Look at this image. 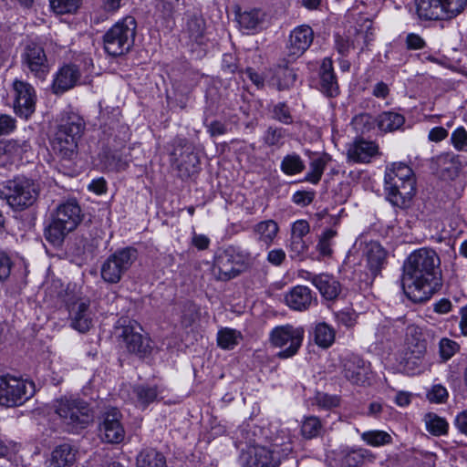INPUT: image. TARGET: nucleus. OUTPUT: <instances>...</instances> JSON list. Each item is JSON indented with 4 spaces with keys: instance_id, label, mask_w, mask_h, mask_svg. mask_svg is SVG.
Returning <instances> with one entry per match:
<instances>
[{
    "instance_id": "obj_1",
    "label": "nucleus",
    "mask_w": 467,
    "mask_h": 467,
    "mask_svg": "<svg viewBox=\"0 0 467 467\" xmlns=\"http://www.w3.org/2000/svg\"><path fill=\"white\" fill-rule=\"evenodd\" d=\"M440 257L431 248L413 251L404 261L401 285L405 296L414 303L428 301L441 286Z\"/></svg>"
},
{
    "instance_id": "obj_2",
    "label": "nucleus",
    "mask_w": 467,
    "mask_h": 467,
    "mask_svg": "<svg viewBox=\"0 0 467 467\" xmlns=\"http://www.w3.org/2000/svg\"><path fill=\"white\" fill-rule=\"evenodd\" d=\"M85 121L77 113L63 112L51 140L53 150L62 159L72 160L77 153L78 142L85 130Z\"/></svg>"
},
{
    "instance_id": "obj_3",
    "label": "nucleus",
    "mask_w": 467,
    "mask_h": 467,
    "mask_svg": "<svg viewBox=\"0 0 467 467\" xmlns=\"http://www.w3.org/2000/svg\"><path fill=\"white\" fill-rule=\"evenodd\" d=\"M82 221L81 209L75 200L61 203L52 215L51 223L45 228L46 240L54 246H60L66 236Z\"/></svg>"
},
{
    "instance_id": "obj_4",
    "label": "nucleus",
    "mask_w": 467,
    "mask_h": 467,
    "mask_svg": "<svg viewBox=\"0 0 467 467\" xmlns=\"http://www.w3.org/2000/svg\"><path fill=\"white\" fill-rule=\"evenodd\" d=\"M385 190L393 205L405 207L415 193L412 170L404 163H393L385 173Z\"/></svg>"
},
{
    "instance_id": "obj_5",
    "label": "nucleus",
    "mask_w": 467,
    "mask_h": 467,
    "mask_svg": "<svg viewBox=\"0 0 467 467\" xmlns=\"http://www.w3.org/2000/svg\"><path fill=\"white\" fill-rule=\"evenodd\" d=\"M53 409L62 423L71 431L87 428L94 420L90 405L75 397H61L54 401Z\"/></svg>"
},
{
    "instance_id": "obj_6",
    "label": "nucleus",
    "mask_w": 467,
    "mask_h": 467,
    "mask_svg": "<svg viewBox=\"0 0 467 467\" xmlns=\"http://www.w3.org/2000/svg\"><path fill=\"white\" fill-rule=\"evenodd\" d=\"M137 22L133 16H126L114 24L103 36L105 51L112 57L128 53L134 46Z\"/></svg>"
},
{
    "instance_id": "obj_7",
    "label": "nucleus",
    "mask_w": 467,
    "mask_h": 467,
    "mask_svg": "<svg viewBox=\"0 0 467 467\" xmlns=\"http://www.w3.org/2000/svg\"><path fill=\"white\" fill-rule=\"evenodd\" d=\"M251 254L240 248L229 246L218 251L214 257L213 273L217 279L228 281L251 267Z\"/></svg>"
},
{
    "instance_id": "obj_8",
    "label": "nucleus",
    "mask_w": 467,
    "mask_h": 467,
    "mask_svg": "<svg viewBox=\"0 0 467 467\" xmlns=\"http://www.w3.org/2000/svg\"><path fill=\"white\" fill-rule=\"evenodd\" d=\"M0 195L14 209L23 210L35 203L39 195V188L32 180L16 178L6 182L0 190Z\"/></svg>"
},
{
    "instance_id": "obj_9",
    "label": "nucleus",
    "mask_w": 467,
    "mask_h": 467,
    "mask_svg": "<svg viewBox=\"0 0 467 467\" xmlns=\"http://www.w3.org/2000/svg\"><path fill=\"white\" fill-rule=\"evenodd\" d=\"M138 258V252L133 247L118 249L101 265L100 275L108 284H118L130 270Z\"/></svg>"
},
{
    "instance_id": "obj_10",
    "label": "nucleus",
    "mask_w": 467,
    "mask_h": 467,
    "mask_svg": "<svg viewBox=\"0 0 467 467\" xmlns=\"http://www.w3.org/2000/svg\"><path fill=\"white\" fill-rule=\"evenodd\" d=\"M35 392L34 384L9 375L0 376V405L20 406Z\"/></svg>"
},
{
    "instance_id": "obj_11",
    "label": "nucleus",
    "mask_w": 467,
    "mask_h": 467,
    "mask_svg": "<svg viewBox=\"0 0 467 467\" xmlns=\"http://www.w3.org/2000/svg\"><path fill=\"white\" fill-rule=\"evenodd\" d=\"M171 152V165L177 170L182 179H187L198 171L200 159L194 152V147L187 140L176 138L172 142Z\"/></svg>"
},
{
    "instance_id": "obj_12",
    "label": "nucleus",
    "mask_w": 467,
    "mask_h": 467,
    "mask_svg": "<svg viewBox=\"0 0 467 467\" xmlns=\"http://www.w3.org/2000/svg\"><path fill=\"white\" fill-rule=\"evenodd\" d=\"M303 338L304 329L292 325L276 327L270 334L271 343L275 347L284 348L277 354L281 358H288L296 355L302 345Z\"/></svg>"
},
{
    "instance_id": "obj_13",
    "label": "nucleus",
    "mask_w": 467,
    "mask_h": 467,
    "mask_svg": "<svg viewBox=\"0 0 467 467\" xmlns=\"http://www.w3.org/2000/svg\"><path fill=\"white\" fill-rule=\"evenodd\" d=\"M99 424V435L101 440L107 443L119 444L125 438V430L122 420V414L116 407H109L101 416Z\"/></svg>"
},
{
    "instance_id": "obj_14",
    "label": "nucleus",
    "mask_w": 467,
    "mask_h": 467,
    "mask_svg": "<svg viewBox=\"0 0 467 467\" xmlns=\"http://www.w3.org/2000/svg\"><path fill=\"white\" fill-rule=\"evenodd\" d=\"M117 337L122 348L140 358L148 357L151 352L150 340L136 331L132 326L117 327Z\"/></svg>"
},
{
    "instance_id": "obj_15",
    "label": "nucleus",
    "mask_w": 467,
    "mask_h": 467,
    "mask_svg": "<svg viewBox=\"0 0 467 467\" xmlns=\"http://www.w3.org/2000/svg\"><path fill=\"white\" fill-rule=\"evenodd\" d=\"M14 109L21 118L27 119L36 109V94L34 87L22 80L13 82Z\"/></svg>"
},
{
    "instance_id": "obj_16",
    "label": "nucleus",
    "mask_w": 467,
    "mask_h": 467,
    "mask_svg": "<svg viewBox=\"0 0 467 467\" xmlns=\"http://www.w3.org/2000/svg\"><path fill=\"white\" fill-rule=\"evenodd\" d=\"M22 63L37 78L45 79L49 66L44 48L34 42L27 44L22 54Z\"/></svg>"
},
{
    "instance_id": "obj_17",
    "label": "nucleus",
    "mask_w": 467,
    "mask_h": 467,
    "mask_svg": "<svg viewBox=\"0 0 467 467\" xmlns=\"http://www.w3.org/2000/svg\"><path fill=\"white\" fill-rule=\"evenodd\" d=\"M462 169V163L458 155L445 152L431 160V170L442 181H454Z\"/></svg>"
},
{
    "instance_id": "obj_18",
    "label": "nucleus",
    "mask_w": 467,
    "mask_h": 467,
    "mask_svg": "<svg viewBox=\"0 0 467 467\" xmlns=\"http://www.w3.org/2000/svg\"><path fill=\"white\" fill-rule=\"evenodd\" d=\"M344 377L356 385H365L369 379V366L360 357L351 354L342 359Z\"/></svg>"
},
{
    "instance_id": "obj_19",
    "label": "nucleus",
    "mask_w": 467,
    "mask_h": 467,
    "mask_svg": "<svg viewBox=\"0 0 467 467\" xmlns=\"http://www.w3.org/2000/svg\"><path fill=\"white\" fill-rule=\"evenodd\" d=\"M314 39V32L309 26H300L295 28L289 36L286 46V56L292 60L301 57L310 47Z\"/></svg>"
},
{
    "instance_id": "obj_20",
    "label": "nucleus",
    "mask_w": 467,
    "mask_h": 467,
    "mask_svg": "<svg viewBox=\"0 0 467 467\" xmlns=\"http://www.w3.org/2000/svg\"><path fill=\"white\" fill-rule=\"evenodd\" d=\"M239 29L246 35H253L262 30L266 21V13L260 8H252L236 12Z\"/></svg>"
},
{
    "instance_id": "obj_21",
    "label": "nucleus",
    "mask_w": 467,
    "mask_h": 467,
    "mask_svg": "<svg viewBox=\"0 0 467 467\" xmlns=\"http://www.w3.org/2000/svg\"><path fill=\"white\" fill-rule=\"evenodd\" d=\"M71 326L76 330L85 333L92 326L91 313L88 299H78L69 306Z\"/></svg>"
},
{
    "instance_id": "obj_22",
    "label": "nucleus",
    "mask_w": 467,
    "mask_h": 467,
    "mask_svg": "<svg viewBox=\"0 0 467 467\" xmlns=\"http://www.w3.org/2000/svg\"><path fill=\"white\" fill-rule=\"evenodd\" d=\"M276 449L277 445L254 447L246 461V467H277L280 457Z\"/></svg>"
},
{
    "instance_id": "obj_23",
    "label": "nucleus",
    "mask_w": 467,
    "mask_h": 467,
    "mask_svg": "<svg viewBox=\"0 0 467 467\" xmlns=\"http://www.w3.org/2000/svg\"><path fill=\"white\" fill-rule=\"evenodd\" d=\"M80 71L76 65H65L59 68L53 80L52 89L55 94H62L74 88L80 78Z\"/></svg>"
},
{
    "instance_id": "obj_24",
    "label": "nucleus",
    "mask_w": 467,
    "mask_h": 467,
    "mask_svg": "<svg viewBox=\"0 0 467 467\" xmlns=\"http://www.w3.org/2000/svg\"><path fill=\"white\" fill-rule=\"evenodd\" d=\"M305 274L306 275L303 277L311 281L326 299L333 300L339 295L341 285L332 275L327 274L313 275L309 272H305Z\"/></svg>"
},
{
    "instance_id": "obj_25",
    "label": "nucleus",
    "mask_w": 467,
    "mask_h": 467,
    "mask_svg": "<svg viewBox=\"0 0 467 467\" xmlns=\"http://www.w3.org/2000/svg\"><path fill=\"white\" fill-rule=\"evenodd\" d=\"M288 57L281 59L276 65L274 75L269 81V84L273 87H275L278 90H285L290 88L294 86L296 74L294 68L289 67V64L294 62Z\"/></svg>"
},
{
    "instance_id": "obj_26",
    "label": "nucleus",
    "mask_w": 467,
    "mask_h": 467,
    "mask_svg": "<svg viewBox=\"0 0 467 467\" xmlns=\"http://www.w3.org/2000/svg\"><path fill=\"white\" fill-rule=\"evenodd\" d=\"M426 355L427 350H425L422 344L418 345L417 348H407L400 364L403 370L409 374L420 372L425 367Z\"/></svg>"
},
{
    "instance_id": "obj_27",
    "label": "nucleus",
    "mask_w": 467,
    "mask_h": 467,
    "mask_svg": "<svg viewBox=\"0 0 467 467\" xmlns=\"http://www.w3.org/2000/svg\"><path fill=\"white\" fill-rule=\"evenodd\" d=\"M285 301L291 309L305 311L310 307L315 298L307 286L296 285L286 293Z\"/></svg>"
},
{
    "instance_id": "obj_28",
    "label": "nucleus",
    "mask_w": 467,
    "mask_h": 467,
    "mask_svg": "<svg viewBox=\"0 0 467 467\" xmlns=\"http://www.w3.org/2000/svg\"><path fill=\"white\" fill-rule=\"evenodd\" d=\"M417 13L425 20H448L442 0H419Z\"/></svg>"
},
{
    "instance_id": "obj_29",
    "label": "nucleus",
    "mask_w": 467,
    "mask_h": 467,
    "mask_svg": "<svg viewBox=\"0 0 467 467\" xmlns=\"http://www.w3.org/2000/svg\"><path fill=\"white\" fill-rule=\"evenodd\" d=\"M320 86L322 92L327 97H336L339 92L337 78L333 71L332 61L329 58L323 60L320 68Z\"/></svg>"
},
{
    "instance_id": "obj_30",
    "label": "nucleus",
    "mask_w": 467,
    "mask_h": 467,
    "mask_svg": "<svg viewBox=\"0 0 467 467\" xmlns=\"http://www.w3.org/2000/svg\"><path fill=\"white\" fill-rule=\"evenodd\" d=\"M253 233L256 236L258 242L266 247L271 246L279 233L278 223L272 219L261 221L254 225Z\"/></svg>"
},
{
    "instance_id": "obj_31",
    "label": "nucleus",
    "mask_w": 467,
    "mask_h": 467,
    "mask_svg": "<svg viewBox=\"0 0 467 467\" xmlns=\"http://www.w3.org/2000/svg\"><path fill=\"white\" fill-rule=\"evenodd\" d=\"M377 151L378 146L374 142L360 140L348 149V156L355 162H368Z\"/></svg>"
},
{
    "instance_id": "obj_32",
    "label": "nucleus",
    "mask_w": 467,
    "mask_h": 467,
    "mask_svg": "<svg viewBox=\"0 0 467 467\" xmlns=\"http://www.w3.org/2000/svg\"><path fill=\"white\" fill-rule=\"evenodd\" d=\"M367 265L373 277L377 276L386 261V252L378 243H370L366 252Z\"/></svg>"
},
{
    "instance_id": "obj_33",
    "label": "nucleus",
    "mask_w": 467,
    "mask_h": 467,
    "mask_svg": "<svg viewBox=\"0 0 467 467\" xmlns=\"http://www.w3.org/2000/svg\"><path fill=\"white\" fill-rule=\"evenodd\" d=\"M404 122V116L393 111H385L377 117L379 129L385 132H392L399 130L403 126Z\"/></svg>"
},
{
    "instance_id": "obj_34",
    "label": "nucleus",
    "mask_w": 467,
    "mask_h": 467,
    "mask_svg": "<svg viewBox=\"0 0 467 467\" xmlns=\"http://www.w3.org/2000/svg\"><path fill=\"white\" fill-rule=\"evenodd\" d=\"M137 467H167L165 457L154 449L142 450L137 457Z\"/></svg>"
},
{
    "instance_id": "obj_35",
    "label": "nucleus",
    "mask_w": 467,
    "mask_h": 467,
    "mask_svg": "<svg viewBox=\"0 0 467 467\" xmlns=\"http://www.w3.org/2000/svg\"><path fill=\"white\" fill-rule=\"evenodd\" d=\"M335 337V329L327 323L321 322L316 325L314 329V340L320 348H329L334 343Z\"/></svg>"
},
{
    "instance_id": "obj_36",
    "label": "nucleus",
    "mask_w": 467,
    "mask_h": 467,
    "mask_svg": "<svg viewBox=\"0 0 467 467\" xmlns=\"http://www.w3.org/2000/svg\"><path fill=\"white\" fill-rule=\"evenodd\" d=\"M242 339V333L234 328L224 327L217 333V344L223 349H234Z\"/></svg>"
},
{
    "instance_id": "obj_37",
    "label": "nucleus",
    "mask_w": 467,
    "mask_h": 467,
    "mask_svg": "<svg viewBox=\"0 0 467 467\" xmlns=\"http://www.w3.org/2000/svg\"><path fill=\"white\" fill-rule=\"evenodd\" d=\"M75 451L69 444L57 446L52 452V463L55 467H65L75 462Z\"/></svg>"
},
{
    "instance_id": "obj_38",
    "label": "nucleus",
    "mask_w": 467,
    "mask_h": 467,
    "mask_svg": "<svg viewBox=\"0 0 467 467\" xmlns=\"http://www.w3.org/2000/svg\"><path fill=\"white\" fill-rule=\"evenodd\" d=\"M204 26V20L201 16L194 15L188 18L185 31L192 40L197 43H202Z\"/></svg>"
},
{
    "instance_id": "obj_39",
    "label": "nucleus",
    "mask_w": 467,
    "mask_h": 467,
    "mask_svg": "<svg viewBox=\"0 0 467 467\" xmlns=\"http://www.w3.org/2000/svg\"><path fill=\"white\" fill-rule=\"evenodd\" d=\"M427 431L432 435L441 436L447 433L448 423L443 419L439 417L437 414L430 412L424 417Z\"/></svg>"
},
{
    "instance_id": "obj_40",
    "label": "nucleus",
    "mask_w": 467,
    "mask_h": 467,
    "mask_svg": "<svg viewBox=\"0 0 467 467\" xmlns=\"http://www.w3.org/2000/svg\"><path fill=\"white\" fill-rule=\"evenodd\" d=\"M337 233L332 228L326 229L318 237L317 250L323 257H330L333 254L332 242Z\"/></svg>"
},
{
    "instance_id": "obj_41",
    "label": "nucleus",
    "mask_w": 467,
    "mask_h": 467,
    "mask_svg": "<svg viewBox=\"0 0 467 467\" xmlns=\"http://www.w3.org/2000/svg\"><path fill=\"white\" fill-rule=\"evenodd\" d=\"M305 164L297 154L286 155L281 162V170L287 175H294L303 171Z\"/></svg>"
},
{
    "instance_id": "obj_42",
    "label": "nucleus",
    "mask_w": 467,
    "mask_h": 467,
    "mask_svg": "<svg viewBox=\"0 0 467 467\" xmlns=\"http://www.w3.org/2000/svg\"><path fill=\"white\" fill-rule=\"evenodd\" d=\"M51 10L57 15L73 14L81 5V0H49Z\"/></svg>"
},
{
    "instance_id": "obj_43",
    "label": "nucleus",
    "mask_w": 467,
    "mask_h": 467,
    "mask_svg": "<svg viewBox=\"0 0 467 467\" xmlns=\"http://www.w3.org/2000/svg\"><path fill=\"white\" fill-rule=\"evenodd\" d=\"M134 393L137 398V401L143 408L147 407L150 403L153 402L158 396L156 387H150L140 385L134 388Z\"/></svg>"
},
{
    "instance_id": "obj_44",
    "label": "nucleus",
    "mask_w": 467,
    "mask_h": 467,
    "mask_svg": "<svg viewBox=\"0 0 467 467\" xmlns=\"http://www.w3.org/2000/svg\"><path fill=\"white\" fill-rule=\"evenodd\" d=\"M362 440L371 446H381L392 441L391 436L383 431H368L361 434Z\"/></svg>"
},
{
    "instance_id": "obj_45",
    "label": "nucleus",
    "mask_w": 467,
    "mask_h": 467,
    "mask_svg": "<svg viewBox=\"0 0 467 467\" xmlns=\"http://www.w3.org/2000/svg\"><path fill=\"white\" fill-rule=\"evenodd\" d=\"M407 348H417L418 345H423L427 350V340L424 338L422 330L416 325H410L406 330Z\"/></svg>"
},
{
    "instance_id": "obj_46",
    "label": "nucleus",
    "mask_w": 467,
    "mask_h": 467,
    "mask_svg": "<svg viewBox=\"0 0 467 467\" xmlns=\"http://www.w3.org/2000/svg\"><path fill=\"white\" fill-rule=\"evenodd\" d=\"M322 429L320 420L316 416H309L305 419L301 426L302 435L306 439L317 437Z\"/></svg>"
},
{
    "instance_id": "obj_47",
    "label": "nucleus",
    "mask_w": 467,
    "mask_h": 467,
    "mask_svg": "<svg viewBox=\"0 0 467 467\" xmlns=\"http://www.w3.org/2000/svg\"><path fill=\"white\" fill-rule=\"evenodd\" d=\"M286 136L285 130L277 127H269L264 135V141L268 146L280 147Z\"/></svg>"
},
{
    "instance_id": "obj_48",
    "label": "nucleus",
    "mask_w": 467,
    "mask_h": 467,
    "mask_svg": "<svg viewBox=\"0 0 467 467\" xmlns=\"http://www.w3.org/2000/svg\"><path fill=\"white\" fill-rule=\"evenodd\" d=\"M326 165L327 161L324 158L313 160L310 163V171L306 177V181L317 184L322 177Z\"/></svg>"
},
{
    "instance_id": "obj_49",
    "label": "nucleus",
    "mask_w": 467,
    "mask_h": 467,
    "mask_svg": "<svg viewBox=\"0 0 467 467\" xmlns=\"http://www.w3.org/2000/svg\"><path fill=\"white\" fill-rule=\"evenodd\" d=\"M18 150L16 141L12 140H0V166H5L11 157Z\"/></svg>"
},
{
    "instance_id": "obj_50",
    "label": "nucleus",
    "mask_w": 467,
    "mask_h": 467,
    "mask_svg": "<svg viewBox=\"0 0 467 467\" xmlns=\"http://www.w3.org/2000/svg\"><path fill=\"white\" fill-rule=\"evenodd\" d=\"M448 20L459 16L467 6V0H442Z\"/></svg>"
},
{
    "instance_id": "obj_51",
    "label": "nucleus",
    "mask_w": 467,
    "mask_h": 467,
    "mask_svg": "<svg viewBox=\"0 0 467 467\" xmlns=\"http://www.w3.org/2000/svg\"><path fill=\"white\" fill-rule=\"evenodd\" d=\"M459 349V344L449 338H441L439 343L440 356L443 361L449 360Z\"/></svg>"
},
{
    "instance_id": "obj_52",
    "label": "nucleus",
    "mask_w": 467,
    "mask_h": 467,
    "mask_svg": "<svg viewBox=\"0 0 467 467\" xmlns=\"http://www.w3.org/2000/svg\"><path fill=\"white\" fill-rule=\"evenodd\" d=\"M288 247L290 252V257L292 259H301L308 250V245L305 242L304 238L294 236H291Z\"/></svg>"
},
{
    "instance_id": "obj_53",
    "label": "nucleus",
    "mask_w": 467,
    "mask_h": 467,
    "mask_svg": "<svg viewBox=\"0 0 467 467\" xmlns=\"http://www.w3.org/2000/svg\"><path fill=\"white\" fill-rule=\"evenodd\" d=\"M451 143L457 150H464L467 147V131L464 128H457L451 134Z\"/></svg>"
},
{
    "instance_id": "obj_54",
    "label": "nucleus",
    "mask_w": 467,
    "mask_h": 467,
    "mask_svg": "<svg viewBox=\"0 0 467 467\" xmlns=\"http://www.w3.org/2000/svg\"><path fill=\"white\" fill-rule=\"evenodd\" d=\"M273 118L285 124H291L293 122L290 110L285 103H278L274 107Z\"/></svg>"
},
{
    "instance_id": "obj_55",
    "label": "nucleus",
    "mask_w": 467,
    "mask_h": 467,
    "mask_svg": "<svg viewBox=\"0 0 467 467\" xmlns=\"http://www.w3.org/2000/svg\"><path fill=\"white\" fill-rule=\"evenodd\" d=\"M427 397L431 402L443 403L448 398V391L442 385L437 384L429 390Z\"/></svg>"
},
{
    "instance_id": "obj_56",
    "label": "nucleus",
    "mask_w": 467,
    "mask_h": 467,
    "mask_svg": "<svg viewBox=\"0 0 467 467\" xmlns=\"http://www.w3.org/2000/svg\"><path fill=\"white\" fill-rule=\"evenodd\" d=\"M317 404L324 409H331L338 406L339 400L337 396L326 393H317L316 397Z\"/></svg>"
},
{
    "instance_id": "obj_57",
    "label": "nucleus",
    "mask_w": 467,
    "mask_h": 467,
    "mask_svg": "<svg viewBox=\"0 0 467 467\" xmlns=\"http://www.w3.org/2000/svg\"><path fill=\"white\" fill-rule=\"evenodd\" d=\"M364 462V456L360 451H351L345 454L342 465L346 467H357Z\"/></svg>"
},
{
    "instance_id": "obj_58",
    "label": "nucleus",
    "mask_w": 467,
    "mask_h": 467,
    "mask_svg": "<svg viewBox=\"0 0 467 467\" xmlns=\"http://www.w3.org/2000/svg\"><path fill=\"white\" fill-rule=\"evenodd\" d=\"M315 198V192L310 191L296 192L292 197V201L302 207L310 204Z\"/></svg>"
},
{
    "instance_id": "obj_59",
    "label": "nucleus",
    "mask_w": 467,
    "mask_h": 467,
    "mask_svg": "<svg viewBox=\"0 0 467 467\" xmlns=\"http://www.w3.org/2000/svg\"><path fill=\"white\" fill-rule=\"evenodd\" d=\"M12 266L13 262L10 257L5 253H0V281H5L9 277Z\"/></svg>"
},
{
    "instance_id": "obj_60",
    "label": "nucleus",
    "mask_w": 467,
    "mask_h": 467,
    "mask_svg": "<svg viewBox=\"0 0 467 467\" xmlns=\"http://www.w3.org/2000/svg\"><path fill=\"white\" fill-rule=\"evenodd\" d=\"M309 232V223L305 220H298L292 226L291 236L304 238Z\"/></svg>"
},
{
    "instance_id": "obj_61",
    "label": "nucleus",
    "mask_w": 467,
    "mask_h": 467,
    "mask_svg": "<svg viewBox=\"0 0 467 467\" xmlns=\"http://www.w3.org/2000/svg\"><path fill=\"white\" fill-rule=\"evenodd\" d=\"M16 128V120L9 115H0V136L8 134Z\"/></svg>"
},
{
    "instance_id": "obj_62",
    "label": "nucleus",
    "mask_w": 467,
    "mask_h": 467,
    "mask_svg": "<svg viewBox=\"0 0 467 467\" xmlns=\"http://www.w3.org/2000/svg\"><path fill=\"white\" fill-rule=\"evenodd\" d=\"M286 254L283 249H273L267 254V261L275 266L281 265L285 260Z\"/></svg>"
},
{
    "instance_id": "obj_63",
    "label": "nucleus",
    "mask_w": 467,
    "mask_h": 467,
    "mask_svg": "<svg viewBox=\"0 0 467 467\" xmlns=\"http://www.w3.org/2000/svg\"><path fill=\"white\" fill-rule=\"evenodd\" d=\"M406 44L409 49H421L425 46L424 40L417 34H409L406 37Z\"/></svg>"
},
{
    "instance_id": "obj_64",
    "label": "nucleus",
    "mask_w": 467,
    "mask_h": 467,
    "mask_svg": "<svg viewBox=\"0 0 467 467\" xmlns=\"http://www.w3.org/2000/svg\"><path fill=\"white\" fill-rule=\"evenodd\" d=\"M335 47L337 52L343 56L348 55L350 49V43L348 39L339 36H335Z\"/></svg>"
}]
</instances>
